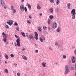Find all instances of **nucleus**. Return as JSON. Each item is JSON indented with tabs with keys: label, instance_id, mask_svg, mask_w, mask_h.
I'll list each match as a JSON object with an SVG mask.
<instances>
[{
	"label": "nucleus",
	"instance_id": "nucleus-1",
	"mask_svg": "<svg viewBox=\"0 0 76 76\" xmlns=\"http://www.w3.org/2000/svg\"><path fill=\"white\" fill-rule=\"evenodd\" d=\"M69 66L67 65H66L65 66V71L64 73V75H67V74H68L69 73V68L68 67Z\"/></svg>",
	"mask_w": 76,
	"mask_h": 76
},
{
	"label": "nucleus",
	"instance_id": "nucleus-2",
	"mask_svg": "<svg viewBox=\"0 0 76 76\" xmlns=\"http://www.w3.org/2000/svg\"><path fill=\"white\" fill-rule=\"evenodd\" d=\"M20 41V40H19V39H17L16 42L17 43L16 44V43H15V46L16 47H18V46H20V42H19Z\"/></svg>",
	"mask_w": 76,
	"mask_h": 76
},
{
	"label": "nucleus",
	"instance_id": "nucleus-3",
	"mask_svg": "<svg viewBox=\"0 0 76 76\" xmlns=\"http://www.w3.org/2000/svg\"><path fill=\"white\" fill-rule=\"evenodd\" d=\"M52 27L53 29H55V28H56L57 27V23H53L52 25Z\"/></svg>",
	"mask_w": 76,
	"mask_h": 76
},
{
	"label": "nucleus",
	"instance_id": "nucleus-4",
	"mask_svg": "<svg viewBox=\"0 0 76 76\" xmlns=\"http://www.w3.org/2000/svg\"><path fill=\"white\" fill-rule=\"evenodd\" d=\"M7 23L10 26H11L12 24H13V21L12 20H9V21L7 22Z\"/></svg>",
	"mask_w": 76,
	"mask_h": 76
},
{
	"label": "nucleus",
	"instance_id": "nucleus-5",
	"mask_svg": "<svg viewBox=\"0 0 76 76\" xmlns=\"http://www.w3.org/2000/svg\"><path fill=\"white\" fill-rule=\"evenodd\" d=\"M24 7H25L22 4L21 5L20 9L21 12H23V10H24Z\"/></svg>",
	"mask_w": 76,
	"mask_h": 76
},
{
	"label": "nucleus",
	"instance_id": "nucleus-6",
	"mask_svg": "<svg viewBox=\"0 0 76 76\" xmlns=\"http://www.w3.org/2000/svg\"><path fill=\"white\" fill-rule=\"evenodd\" d=\"M71 15H76V10L75 9H74L72 10L71 11Z\"/></svg>",
	"mask_w": 76,
	"mask_h": 76
},
{
	"label": "nucleus",
	"instance_id": "nucleus-7",
	"mask_svg": "<svg viewBox=\"0 0 76 76\" xmlns=\"http://www.w3.org/2000/svg\"><path fill=\"white\" fill-rule=\"evenodd\" d=\"M0 5L1 6H3L5 5V2L3 0H1L0 1Z\"/></svg>",
	"mask_w": 76,
	"mask_h": 76
},
{
	"label": "nucleus",
	"instance_id": "nucleus-8",
	"mask_svg": "<svg viewBox=\"0 0 76 76\" xmlns=\"http://www.w3.org/2000/svg\"><path fill=\"white\" fill-rule=\"evenodd\" d=\"M34 34L35 36V39L36 40L38 39V33L36 32H34Z\"/></svg>",
	"mask_w": 76,
	"mask_h": 76
},
{
	"label": "nucleus",
	"instance_id": "nucleus-9",
	"mask_svg": "<svg viewBox=\"0 0 76 76\" xmlns=\"http://www.w3.org/2000/svg\"><path fill=\"white\" fill-rule=\"evenodd\" d=\"M39 39L41 42H43V41H45V37H42V38L40 37Z\"/></svg>",
	"mask_w": 76,
	"mask_h": 76
},
{
	"label": "nucleus",
	"instance_id": "nucleus-10",
	"mask_svg": "<svg viewBox=\"0 0 76 76\" xmlns=\"http://www.w3.org/2000/svg\"><path fill=\"white\" fill-rule=\"evenodd\" d=\"M11 9L14 13H15L16 12V10L15 9V8L13 7H11Z\"/></svg>",
	"mask_w": 76,
	"mask_h": 76
},
{
	"label": "nucleus",
	"instance_id": "nucleus-11",
	"mask_svg": "<svg viewBox=\"0 0 76 76\" xmlns=\"http://www.w3.org/2000/svg\"><path fill=\"white\" fill-rule=\"evenodd\" d=\"M29 38H30V39H34V38H35V37H33V36L31 34L29 35Z\"/></svg>",
	"mask_w": 76,
	"mask_h": 76
},
{
	"label": "nucleus",
	"instance_id": "nucleus-12",
	"mask_svg": "<svg viewBox=\"0 0 76 76\" xmlns=\"http://www.w3.org/2000/svg\"><path fill=\"white\" fill-rule=\"evenodd\" d=\"M42 65L43 67H46V62H43L42 63Z\"/></svg>",
	"mask_w": 76,
	"mask_h": 76
},
{
	"label": "nucleus",
	"instance_id": "nucleus-13",
	"mask_svg": "<svg viewBox=\"0 0 76 76\" xmlns=\"http://www.w3.org/2000/svg\"><path fill=\"white\" fill-rule=\"evenodd\" d=\"M22 57L23 58V59L25 60H28V58H27V57H26V56L23 55L22 56Z\"/></svg>",
	"mask_w": 76,
	"mask_h": 76
},
{
	"label": "nucleus",
	"instance_id": "nucleus-14",
	"mask_svg": "<svg viewBox=\"0 0 76 76\" xmlns=\"http://www.w3.org/2000/svg\"><path fill=\"white\" fill-rule=\"evenodd\" d=\"M70 6H71V4H70V3H68L67 4V6L68 9H70Z\"/></svg>",
	"mask_w": 76,
	"mask_h": 76
},
{
	"label": "nucleus",
	"instance_id": "nucleus-15",
	"mask_svg": "<svg viewBox=\"0 0 76 76\" xmlns=\"http://www.w3.org/2000/svg\"><path fill=\"white\" fill-rule=\"evenodd\" d=\"M4 8L5 9V10H7L8 9V5H5L4 6Z\"/></svg>",
	"mask_w": 76,
	"mask_h": 76
},
{
	"label": "nucleus",
	"instance_id": "nucleus-16",
	"mask_svg": "<svg viewBox=\"0 0 76 76\" xmlns=\"http://www.w3.org/2000/svg\"><path fill=\"white\" fill-rule=\"evenodd\" d=\"M37 9H38V10H40V9H41V7L39 6V4H37Z\"/></svg>",
	"mask_w": 76,
	"mask_h": 76
},
{
	"label": "nucleus",
	"instance_id": "nucleus-17",
	"mask_svg": "<svg viewBox=\"0 0 76 76\" xmlns=\"http://www.w3.org/2000/svg\"><path fill=\"white\" fill-rule=\"evenodd\" d=\"M71 15L72 19H75V14H71Z\"/></svg>",
	"mask_w": 76,
	"mask_h": 76
},
{
	"label": "nucleus",
	"instance_id": "nucleus-18",
	"mask_svg": "<svg viewBox=\"0 0 76 76\" xmlns=\"http://www.w3.org/2000/svg\"><path fill=\"white\" fill-rule=\"evenodd\" d=\"M59 3H60V0H57L56 2V5H58Z\"/></svg>",
	"mask_w": 76,
	"mask_h": 76
},
{
	"label": "nucleus",
	"instance_id": "nucleus-19",
	"mask_svg": "<svg viewBox=\"0 0 76 76\" xmlns=\"http://www.w3.org/2000/svg\"><path fill=\"white\" fill-rule=\"evenodd\" d=\"M53 8H51L50 9V13H53Z\"/></svg>",
	"mask_w": 76,
	"mask_h": 76
},
{
	"label": "nucleus",
	"instance_id": "nucleus-20",
	"mask_svg": "<svg viewBox=\"0 0 76 76\" xmlns=\"http://www.w3.org/2000/svg\"><path fill=\"white\" fill-rule=\"evenodd\" d=\"M27 4L28 6V9H31V5L29 4Z\"/></svg>",
	"mask_w": 76,
	"mask_h": 76
},
{
	"label": "nucleus",
	"instance_id": "nucleus-21",
	"mask_svg": "<svg viewBox=\"0 0 76 76\" xmlns=\"http://www.w3.org/2000/svg\"><path fill=\"white\" fill-rule=\"evenodd\" d=\"M60 27H58L56 31L57 32H60Z\"/></svg>",
	"mask_w": 76,
	"mask_h": 76
},
{
	"label": "nucleus",
	"instance_id": "nucleus-22",
	"mask_svg": "<svg viewBox=\"0 0 76 76\" xmlns=\"http://www.w3.org/2000/svg\"><path fill=\"white\" fill-rule=\"evenodd\" d=\"M38 29L39 31H40V32H41V27H38Z\"/></svg>",
	"mask_w": 76,
	"mask_h": 76
},
{
	"label": "nucleus",
	"instance_id": "nucleus-23",
	"mask_svg": "<svg viewBox=\"0 0 76 76\" xmlns=\"http://www.w3.org/2000/svg\"><path fill=\"white\" fill-rule=\"evenodd\" d=\"M21 34L23 36V37H26V36L25 35V33H24V32H22Z\"/></svg>",
	"mask_w": 76,
	"mask_h": 76
},
{
	"label": "nucleus",
	"instance_id": "nucleus-24",
	"mask_svg": "<svg viewBox=\"0 0 76 76\" xmlns=\"http://www.w3.org/2000/svg\"><path fill=\"white\" fill-rule=\"evenodd\" d=\"M4 71L6 73H8V72H9V71L7 70V69H6L4 70Z\"/></svg>",
	"mask_w": 76,
	"mask_h": 76
},
{
	"label": "nucleus",
	"instance_id": "nucleus-25",
	"mask_svg": "<svg viewBox=\"0 0 76 76\" xmlns=\"http://www.w3.org/2000/svg\"><path fill=\"white\" fill-rule=\"evenodd\" d=\"M51 22L50 20V19H49L48 20V24L50 25V23Z\"/></svg>",
	"mask_w": 76,
	"mask_h": 76
},
{
	"label": "nucleus",
	"instance_id": "nucleus-26",
	"mask_svg": "<svg viewBox=\"0 0 76 76\" xmlns=\"http://www.w3.org/2000/svg\"><path fill=\"white\" fill-rule=\"evenodd\" d=\"M49 1H50L52 3H54V0H49Z\"/></svg>",
	"mask_w": 76,
	"mask_h": 76
},
{
	"label": "nucleus",
	"instance_id": "nucleus-27",
	"mask_svg": "<svg viewBox=\"0 0 76 76\" xmlns=\"http://www.w3.org/2000/svg\"><path fill=\"white\" fill-rule=\"evenodd\" d=\"M14 25L15 26H17L18 25V24L17 22H15L14 23Z\"/></svg>",
	"mask_w": 76,
	"mask_h": 76
},
{
	"label": "nucleus",
	"instance_id": "nucleus-28",
	"mask_svg": "<svg viewBox=\"0 0 76 76\" xmlns=\"http://www.w3.org/2000/svg\"><path fill=\"white\" fill-rule=\"evenodd\" d=\"M5 57L7 59V60H8V59H9V56L7 55H6L5 56Z\"/></svg>",
	"mask_w": 76,
	"mask_h": 76
},
{
	"label": "nucleus",
	"instance_id": "nucleus-29",
	"mask_svg": "<svg viewBox=\"0 0 76 76\" xmlns=\"http://www.w3.org/2000/svg\"><path fill=\"white\" fill-rule=\"evenodd\" d=\"M8 35L7 34H5V36H4V38H6L7 37H8Z\"/></svg>",
	"mask_w": 76,
	"mask_h": 76
},
{
	"label": "nucleus",
	"instance_id": "nucleus-30",
	"mask_svg": "<svg viewBox=\"0 0 76 76\" xmlns=\"http://www.w3.org/2000/svg\"><path fill=\"white\" fill-rule=\"evenodd\" d=\"M25 48H24L23 47L22 48V51H25Z\"/></svg>",
	"mask_w": 76,
	"mask_h": 76
},
{
	"label": "nucleus",
	"instance_id": "nucleus-31",
	"mask_svg": "<svg viewBox=\"0 0 76 76\" xmlns=\"http://www.w3.org/2000/svg\"><path fill=\"white\" fill-rule=\"evenodd\" d=\"M3 41L4 42H6V41H7V39H6V38H4L3 39Z\"/></svg>",
	"mask_w": 76,
	"mask_h": 76
},
{
	"label": "nucleus",
	"instance_id": "nucleus-32",
	"mask_svg": "<svg viewBox=\"0 0 76 76\" xmlns=\"http://www.w3.org/2000/svg\"><path fill=\"white\" fill-rule=\"evenodd\" d=\"M49 18L50 19H53V15H50L49 16Z\"/></svg>",
	"mask_w": 76,
	"mask_h": 76
},
{
	"label": "nucleus",
	"instance_id": "nucleus-33",
	"mask_svg": "<svg viewBox=\"0 0 76 76\" xmlns=\"http://www.w3.org/2000/svg\"><path fill=\"white\" fill-rule=\"evenodd\" d=\"M63 58H64V59L66 58V55H63Z\"/></svg>",
	"mask_w": 76,
	"mask_h": 76
},
{
	"label": "nucleus",
	"instance_id": "nucleus-34",
	"mask_svg": "<svg viewBox=\"0 0 76 76\" xmlns=\"http://www.w3.org/2000/svg\"><path fill=\"white\" fill-rule=\"evenodd\" d=\"M72 60H75V57L74 56H72L71 58Z\"/></svg>",
	"mask_w": 76,
	"mask_h": 76
},
{
	"label": "nucleus",
	"instance_id": "nucleus-35",
	"mask_svg": "<svg viewBox=\"0 0 76 76\" xmlns=\"http://www.w3.org/2000/svg\"><path fill=\"white\" fill-rule=\"evenodd\" d=\"M55 45H56V46L58 45V42H56L55 43Z\"/></svg>",
	"mask_w": 76,
	"mask_h": 76
},
{
	"label": "nucleus",
	"instance_id": "nucleus-36",
	"mask_svg": "<svg viewBox=\"0 0 76 76\" xmlns=\"http://www.w3.org/2000/svg\"><path fill=\"white\" fill-rule=\"evenodd\" d=\"M16 29L17 31H19V27H17L16 28Z\"/></svg>",
	"mask_w": 76,
	"mask_h": 76
},
{
	"label": "nucleus",
	"instance_id": "nucleus-37",
	"mask_svg": "<svg viewBox=\"0 0 76 76\" xmlns=\"http://www.w3.org/2000/svg\"><path fill=\"white\" fill-rule=\"evenodd\" d=\"M14 67H17V64L16 63H15L14 64Z\"/></svg>",
	"mask_w": 76,
	"mask_h": 76
},
{
	"label": "nucleus",
	"instance_id": "nucleus-38",
	"mask_svg": "<svg viewBox=\"0 0 76 76\" xmlns=\"http://www.w3.org/2000/svg\"><path fill=\"white\" fill-rule=\"evenodd\" d=\"M27 22L28 23H29V24H31V21L29 20L27 21Z\"/></svg>",
	"mask_w": 76,
	"mask_h": 76
},
{
	"label": "nucleus",
	"instance_id": "nucleus-39",
	"mask_svg": "<svg viewBox=\"0 0 76 76\" xmlns=\"http://www.w3.org/2000/svg\"><path fill=\"white\" fill-rule=\"evenodd\" d=\"M5 28L7 29H8V28H9V27L7 25H6L5 26Z\"/></svg>",
	"mask_w": 76,
	"mask_h": 76
},
{
	"label": "nucleus",
	"instance_id": "nucleus-40",
	"mask_svg": "<svg viewBox=\"0 0 76 76\" xmlns=\"http://www.w3.org/2000/svg\"><path fill=\"white\" fill-rule=\"evenodd\" d=\"M72 63H75V60H72Z\"/></svg>",
	"mask_w": 76,
	"mask_h": 76
},
{
	"label": "nucleus",
	"instance_id": "nucleus-41",
	"mask_svg": "<svg viewBox=\"0 0 76 76\" xmlns=\"http://www.w3.org/2000/svg\"><path fill=\"white\" fill-rule=\"evenodd\" d=\"M10 56L11 57H14V55L13 54H11L10 55Z\"/></svg>",
	"mask_w": 76,
	"mask_h": 76
},
{
	"label": "nucleus",
	"instance_id": "nucleus-42",
	"mask_svg": "<svg viewBox=\"0 0 76 76\" xmlns=\"http://www.w3.org/2000/svg\"><path fill=\"white\" fill-rule=\"evenodd\" d=\"M17 75L18 76H20V73L18 72L17 74Z\"/></svg>",
	"mask_w": 76,
	"mask_h": 76
},
{
	"label": "nucleus",
	"instance_id": "nucleus-43",
	"mask_svg": "<svg viewBox=\"0 0 76 76\" xmlns=\"http://www.w3.org/2000/svg\"><path fill=\"white\" fill-rule=\"evenodd\" d=\"M2 34V36L3 37H4V36L5 35V33H4V32H3Z\"/></svg>",
	"mask_w": 76,
	"mask_h": 76
},
{
	"label": "nucleus",
	"instance_id": "nucleus-44",
	"mask_svg": "<svg viewBox=\"0 0 76 76\" xmlns=\"http://www.w3.org/2000/svg\"><path fill=\"white\" fill-rule=\"evenodd\" d=\"M46 28H47V27H46V26H43V28L44 30L46 29Z\"/></svg>",
	"mask_w": 76,
	"mask_h": 76
},
{
	"label": "nucleus",
	"instance_id": "nucleus-45",
	"mask_svg": "<svg viewBox=\"0 0 76 76\" xmlns=\"http://www.w3.org/2000/svg\"><path fill=\"white\" fill-rule=\"evenodd\" d=\"M24 10L25 12H27V9L26 8V7H24Z\"/></svg>",
	"mask_w": 76,
	"mask_h": 76
},
{
	"label": "nucleus",
	"instance_id": "nucleus-46",
	"mask_svg": "<svg viewBox=\"0 0 76 76\" xmlns=\"http://www.w3.org/2000/svg\"><path fill=\"white\" fill-rule=\"evenodd\" d=\"M15 38H18V35L15 34Z\"/></svg>",
	"mask_w": 76,
	"mask_h": 76
},
{
	"label": "nucleus",
	"instance_id": "nucleus-47",
	"mask_svg": "<svg viewBox=\"0 0 76 76\" xmlns=\"http://www.w3.org/2000/svg\"><path fill=\"white\" fill-rule=\"evenodd\" d=\"M56 12H58V8H56Z\"/></svg>",
	"mask_w": 76,
	"mask_h": 76
},
{
	"label": "nucleus",
	"instance_id": "nucleus-48",
	"mask_svg": "<svg viewBox=\"0 0 76 76\" xmlns=\"http://www.w3.org/2000/svg\"><path fill=\"white\" fill-rule=\"evenodd\" d=\"M29 18L30 19H32V16L31 15H29Z\"/></svg>",
	"mask_w": 76,
	"mask_h": 76
},
{
	"label": "nucleus",
	"instance_id": "nucleus-49",
	"mask_svg": "<svg viewBox=\"0 0 76 76\" xmlns=\"http://www.w3.org/2000/svg\"><path fill=\"white\" fill-rule=\"evenodd\" d=\"M48 29L49 31H50V26L48 27Z\"/></svg>",
	"mask_w": 76,
	"mask_h": 76
},
{
	"label": "nucleus",
	"instance_id": "nucleus-50",
	"mask_svg": "<svg viewBox=\"0 0 76 76\" xmlns=\"http://www.w3.org/2000/svg\"><path fill=\"white\" fill-rule=\"evenodd\" d=\"M49 48L50 50H53L52 48H51V47H50Z\"/></svg>",
	"mask_w": 76,
	"mask_h": 76
},
{
	"label": "nucleus",
	"instance_id": "nucleus-51",
	"mask_svg": "<svg viewBox=\"0 0 76 76\" xmlns=\"http://www.w3.org/2000/svg\"><path fill=\"white\" fill-rule=\"evenodd\" d=\"M35 52H36V53H38V50H35Z\"/></svg>",
	"mask_w": 76,
	"mask_h": 76
},
{
	"label": "nucleus",
	"instance_id": "nucleus-52",
	"mask_svg": "<svg viewBox=\"0 0 76 76\" xmlns=\"http://www.w3.org/2000/svg\"><path fill=\"white\" fill-rule=\"evenodd\" d=\"M71 70H74V68H73V67H71Z\"/></svg>",
	"mask_w": 76,
	"mask_h": 76
},
{
	"label": "nucleus",
	"instance_id": "nucleus-53",
	"mask_svg": "<svg viewBox=\"0 0 76 76\" xmlns=\"http://www.w3.org/2000/svg\"><path fill=\"white\" fill-rule=\"evenodd\" d=\"M75 69L76 70V63H75Z\"/></svg>",
	"mask_w": 76,
	"mask_h": 76
},
{
	"label": "nucleus",
	"instance_id": "nucleus-54",
	"mask_svg": "<svg viewBox=\"0 0 76 76\" xmlns=\"http://www.w3.org/2000/svg\"><path fill=\"white\" fill-rule=\"evenodd\" d=\"M22 3H23V1H24V0H21Z\"/></svg>",
	"mask_w": 76,
	"mask_h": 76
},
{
	"label": "nucleus",
	"instance_id": "nucleus-55",
	"mask_svg": "<svg viewBox=\"0 0 76 76\" xmlns=\"http://www.w3.org/2000/svg\"><path fill=\"white\" fill-rule=\"evenodd\" d=\"M40 16H42V13H41L39 14Z\"/></svg>",
	"mask_w": 76,
	"mask_h": 76
},
{
	"label": "nucleus",
	"instance_id": "nucleus-56",
	"mask_svg": "<svg viewBox=\"0 0 76 76\" xmlns=\"http://www.w3.org/2000/svg\"><path fill=\"white\" fill-rule=\"evenodd\" d=\"M58 48H60V45H58Z\"/></svg>",
	"mask_w": 76,
	"mask_h": 76
},
{
	"label": "nucleus",
	"instance_id": "nucleus-57",
	"mask_svg": "<svg viewBox=\"0 0 76 76\" xmlns=\"http://www.w3.org/2000/svg\"><path fill=\"white\" fill-rule=\"evenodd\" d=\"M35 46L36 47H37V45L35 44Z\"/></svg>",
	"mask_w": 76,
	"mask_h": 76
},
{
	"label": "nucleus",
	"instance_id": "nucleus-58",
	"mask_svg": "<svg viewBox=\"0 0 76 76\" xmlns=\"http://www.w3.org/2000/svg\"><path fill=\"white\" fill-rule=\"evenodd\" d=\"M0 57L1 58V55H0Z\"/></svg>",
	"mask_w": 76,
	"mask_h": 76
},
{
	"label": "nucleus",
	"instance_id": "nucleus-59",
	"mask_svg": "<svg viewBox=\"0 0 76 76\" xmlns=\"http://www.w3.org/2000/svg\"><path fill=\"white\" fill-rule=\"evenodd\" d=\"M56 64H58V63L57 62L55 63Z\"/></svg>",
	"mask_w": 76,
	"mask_h": 76
},
{
	"label": "nucleus",
	"instance_id": "nucleus-60",
	"mask_svg": "<svg viewBox=\"0 0 76 76\" xmlns=\"http://www.w3.org/2000/svg\"><path fill=\"white\" fill-rule=\"evenodd\" d=\"M5 64H6L7 63V62L6 61H5Z\"/></svg>",
	"mask_w": 76,
	"mask_h": 76
},
{
	"label": "nucleus",
	"instance_id": "nucleus-61",
	"mask_svg": "<svg viewBox=\"0 0 76 76\" xmlns=\"http://www.w3.org/2000/svg\"><path fill=\"white\" fill-rule=\"evenodd\" d=\"M75 46H73L72 47V48H75Z\"/></svg>",
	"mask_w": 76,
	"mask_h": 76
},
{
	"label": "nucleus",
	"instance_id": "nucleus-62",
	"mask_svg": "<svg viewBox=\"0 0 76 76\" xmlns=\"http://www.w3.org/2000/svg\"><path fill=\"white\" fill-rule=\"evenodd\" d=\"M1 60L0 59V63H1Z\"/></svg>",
	"mask_w": 76,
	"mask_h": 76
},
{
	"label": "nucleus",
	"instance_id": "nucleus-63",
	"mask_svg": "<svg viewBox=\"0 0 76 76\" xmlns=\"http://www.w3.org/2000/svg\"><path fill=\"white\" fill-rule=\"evenodd\" d=\"M14 74H15V75H16V73L15 72Z\"/></svg>",
	"mask_w": 76,
	"mask_h": 76
},
{
	"label": "nucleus",
	"instance_id": "nucleus-64",
	"mask_svg": "<svg viewBox=\"0 0 76 76\" xmlns=\"http://www.w3.org/2000/svg\"><path fill=\"white\" fill-rule=\"evenodd\" d=\"M1 75V74H0V76Z\"/></svg>",
	"mask_w": 76,
	"mask_h": 76
}]
</instances>
